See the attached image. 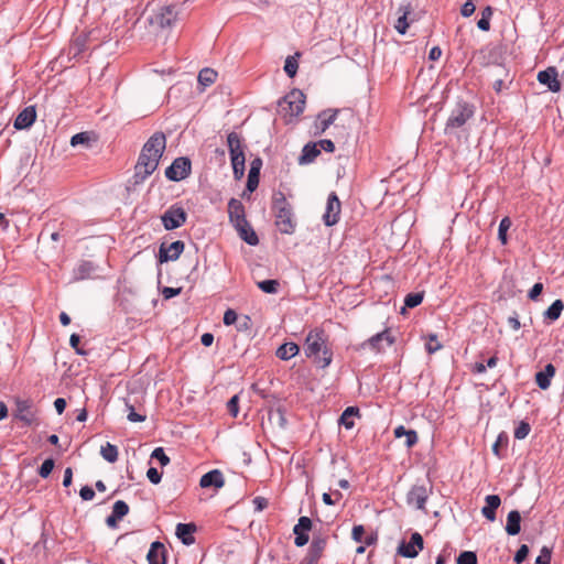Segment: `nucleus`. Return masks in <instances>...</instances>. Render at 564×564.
Segmentation results:
<instances>
[{"mask_svg": "<svg viewBox=\"0 0 564 564\" xmlns=\"http://www.w3.org/2000/svg\"><path fill=\"white\" fill-rule=\"evenodd\" d=\"M304 351L307 358H312L322 368L328 367L333 360L329 336L319 327H315L307 333Z\"/></svg>", "mask_w": 564, "mask_h": 564, "instance_id": "obj_1", "label": "nucleus"}, {"mask_svg": "<svg viewBox=\"0 0 564 564\" xmlns=\"http://www.w3.org/2000/svg\"><path fill=\"white\" fill-rule=\"evenodd\" d=\"M227 147L230 155L234 176L235 178L240 180L245 174L246 162V145L243 144V139L237 132L231 131L227 134Z\"/></svg>", "mask_w": 564, "mask_h": 564, "instance_id": "obj_2", "label": "nucleus"}, {"mask_svg": "<svg viewBox=\"0 0 564 564\" xmlns=\"http://www.w3.org/2000/svg\"><path fill=\"white\" fill-rule=\"evenodd\" d=\"M475 105L464 99H458L452 109L445 123V132L449 133L462 128L475 115Z\"/></svg>", "mask_w": 564, "mask_h": 564, "instance_id": "obj_3", "label": "nucleus"}, {"mask_svg": "<svg viewBox=\"0 0 564 564\" xmlns=\"http://www.w3.org/2000/svg\"><path fill=\"white\" fill-rule=\"evenodd\" d=\"M180 14L177 4L162 6L149 18L151 25L159 29H171L175 25Z\"/></svg>", "mask_w": 564, "mask_h": 564, "instance_id": "obj_4", "label": "nucleus"}, {"mask_svg": "<svg viewBox=\"0 0 564 564\" xmlns=\"http://www.w3.org/2000/svg\"><path fill=\"white\" fill-rule=\"evenodd\" d=\"M279 107L285 115L297 117L304 111L305 95L299 89H293L279 101Z\"/></svg>", "mask_w": 564, "mask_h": 564, "instance_id": "obj_5", "label": "nucleus"}, {"mask_svg": "<svg viewBox=\"0 0 564 564\" xmlns=\"http://www.w3.org/2000/svg\"><path fill=\"white\" fill-rule=\"evenodd\" d=\"M229 218L243 241L250 246H257L259 243V238L250 223L246 219V214H229Z\"/></svg>", "mask_w": 564, "mask_h": 564, "instance_id": "obj_6", "label": "nucleus"}, {"mask_svg": "<svg viewBox=\"0 0 564 564\" xmlns=\"http://www.w3.org/2000/svg\"><path fill=\"white\" fill-rule=\"evenodd\" d=\"M166 148V137L163 132L158 131L154 132L148 141L144 143L142 148V152L148 154L151 159H153L158 164L160 159L162 158L164 150Z\"/></svg>", "mask_w": 564, "mask_h": 564, "instance_id": "obj_7", "label": "nucleus"}, {"mask_svg": "<svg viewBox=\"0 0 564 564\" xmlns=\"http://www.w3.org/2000/svg\"><path fill=\"white\" fill-rule=\"evenodd\" d=\"M158 165L153 159L141 151L134 166L133 184L143 183L158 169Z\"/></svg>", "mask_w": 564, "mask_h": 564, "instance_id": "obj_8", "label": "nucleus"}, {"mask_svg": "<svg viewBox=\"0 0 564 564\" xmlns=\"http://www.w3.org/2000/svg\"><path fill=\"white\" fill-rule=\"evenodd\" d=\"M192 169L191 160L186 156L176 158L172 164L165 170V177L173 182L186 178Z\"/></svg>", "mask_w": 564, "mask_h": 564, "instance_id": "obj_9", "label": "nucleus"}, {"mask_svg": "<svg viewBox=\"0 0 564 564\" xmlns=\"http://www.w3.org/2000/svg\"><path fill=\"white\" fill-rule=\"evenodd\" d=\"M424 541L419 532L412 533L410 541H402L398 546V554L403 557L413 558L423 550Z\"/></svg>", "mask_w": 564, "mask_h": 564, "instance_id": "obj_10", "label": "nucleus"}, {"mask_svg": "<svg viewBox=\"0 0 564 564\" xmlns=\"http://www.w3.org/2000/svg\"><path fill=\"white\" fill-rule=\"evenodd\" d=\"M313 522L308 517H300L297 523L293 528L295 534L294 544L299 547L307 544L310 540L308 532L312 530Z\"/></svg>", "mask_w": 564, "mask_h": 564, "instance_id": "obj_11", "label": "nucleus"}, {"mask_svg": "<svg viewBox=\"0 0 564 564\" xmlns=\"http://www.w3.org/2000/svg\"><path fill=\"white\" fill-rule=\"evenodd\" d=\"M430 489L424 485H414L408 494L406 500L410 506L423 510L429 498Z\"/></svg>", "mask_w": 564, "mask_h": 564, "instance_id": "obj_12", "label": "nucleus"}, {"mask_svg": "<svg viewBox=\"0 0 564 564\" xmlns=\"http://www.w3.org/2000/svg\"><path fill=\"white\" fill-rule=\"evenodd\" d=\"M326 547V539L314 538L307 554L302 560L301 564H316L322 557L323 552Z\"/></svg>", "mask_w": 564, "mask_h": 564, "instance_id": "obj_13", "label": "nucleus"}, {"mask_svg": "<svg viewBox=\"0 0 564 564\" xmlns=\"http://www.w3.org/2000/svg\"><path fill=\"white\" fill-rule=\"evenodd\" d=\"M538 80L552 93H558L561 90V83L557 79V70L555 67H547L544 70H540L538 73Z\"/></svg>", "mask_w": 564, "mask_h": 564, "instance_id": "obj_14", "label": "nucleus"}, {"mask_svg": "<svg viewBox=\"0 0 564 564\" xmlns=\"http://www.w3.org/2000/svg\"><path fill=\"white\" fill-rule=\"evenodd\" d=\"M184 250V242L181 240L172 242L167 248L161 245L159 250L160 262H167L177 260Z\"/></svg>", "mask_w": 564, "mask_h": 564, "instance_id": "obj_15", "label": "nucleus"}, {"mask_svg": "<svg viewBox=\"0 0 564 564\" xmlns=\"http://www.w3.org/2000/svg\"><path fill=\"white\" fill-rule=\"evenodd\" d=\"M15 404H17L15 417H18L20 421H22L26 425H32L36 420L35 413L32 410V402L29 400L18 399Z\"/></svg>", "mask_w": 564, "mask_h": 564, "instance_id": "obj_16", "label": "nucleus"}, {"mask_svg": "<svg viewBox=\"0 0 564 564\" xmlns=\"http://www.w3.org/2000/svg\"><path fill=\"white\" fill-rule=\"evenodd\" d=\"M36 119V110L34 106H28L19 112L14 120V128L17 130L29 129Z\"/></svg>", "mask_w": 564, "mask_h": 564, "instance_id": "obj_17", "label": "nucleus"}, {"mask_svg": "<svg viewBox=\"0 0 564 564\" xmlns=\"http://www.w3.org/2000/svg\"><path fill=\"white\" fill-rule=\"evenodd\" d=\"M399 18L394 24V29L398 33L404 35L406 33L410 23L413 22V19H410V14L412 13V7L410 3L402 4L398 9Z\"/></svg>", "mask_w": 564, "mask_h": 564, "instance_id": "obj_18", "label": "nucleus"}, {"mask_svg": "<svg viewBox=\"0 0 564 564\" xmlns=\"http://www.w3.org/2000/svg\"><path fill=\"white\" fill-rule=\"evenodd\" d=\"M338 115V110L327 109L318 113L317 121L315 122V134L325 132L330 124L334 123Z\"/></svg>", "mask_w": 564, "mask_h": 564, "instance_id": "obj_19", "label": "nucleus"}, {"mask_svg": "<svg viewBox=\"0 0 564 564\" xmlns=\"http://www.w3.org/2000/svg\"><path fill=\"white\" fill-rule=\"evenodd\" d=\"M166 549L163 543L155 541L151 544L147 555L149 564H165L166 563Z\"/></svg>", "mask_w": 564, "mask_h": 564, "instance_id": "obj_20", "label": "nucleus"}, {"mask_svg": "<svg viewBox=\"0 0 564 564\" xmlns=\"http://www.w3.org/2000/svg\"><path fill=\"white\" fill-rule=\"evenodd\" d=\"M225 485L224 475L219 469H213L206 474H204L199 480V486L202 488L215 487L221 488Z\"/></svg>", "mask_w": 564, "mask_h": 564, "instance_id": "obj_21", "label": "nucleus"}, {"mask_svg": "<svg viewBox=\"0 0 564 564\" xmlns=\"http://www.w3.org/2000/svg\"><path fill=\"white\" fill-rule=\"evenodd\" d=\"M382 341H384L388 346H391L394 343V337L391 335L389 329H384L383 332L373 335L364 345H368L372 350L379 352L382 349Z\"/></svg>", "mask_w": 564, "mask_h": 564, "instance_id": "obj_22", "label": "nucleus"}, {"mask_svg": "<svg viewBox=\"0 0 564 564\" xmlns=\"http://www.w3.org/2000/svg\"><path fill=\"white\" fill-rule=\"evenodd\" d=\"M486 505L481 508V514L489 521L496 520V510L501 505V499L498 495H488L485 498Z\"/></svg>", "mask_w": 564, "mask_h": 564, "instance_id": "obj_23", "label": "nucleus"}, {"mask_svg": "<svg viewBox=\"0 0 564 564\" xmlns=\"http://www.w3.org/2000/svg\"><path fill=\"white\" fill-rule=\"evenodd\" d=\"M262 166L261 159L257 158L251 162L247 180V189L253 192L259 185L260 169Z\"/></svg>", "mask_w": 564, "mask_h": 564, "instance_id": "obj_24", "label": "nucleus"}, {"mask_svg": "<svg viewBox=\"0 0 564 564\" xmlns=\"http://www.w3.org/2000/svg\"><path fill=\"white\" fill-rule=\"evenodd\" d=\"M555 375V367L552 364H547L543 371L535 373V383L542 390H546L551 386V379Z\"/></svg>", "mask_w": 564, "mask_h": 564, "instance_id": "obj_25", "label": "nucleus"}, {"mask_svg": "<svg viewBox=\"0 0 564 564\" xmlns=\"http://www.w3.org/2000/svg\"><path fill=\"white\" fill-rule=\"evenodd\" d=\"M196 531L194 523H178L176 525V535L185 545H191L195 542L193 533Z\"/></svg>", "mask_w": 564, "mask_h": 564, "instance_id": "obj_26", "label": "nucleus"}, {"mask_svg": "<svg viewBox=\"0 0 564 564\" xmlns=\"http://www.w3.org/2000/svg\"><path fill=\"white\" fill-rule=\"evenodd\" d=\"M321 154V149L317 148V143H306L302 149V154L299 158L301 165L312 163Z\"/></svg>", "mask_w": 564, "mask_h": 564, "instance_id": "obj_27", "label": "nucleus"}, {"mask_svg": "<svg viewBox=\"0 0 564 564\" xmlns=\"http://www.w3.org/2000/svg\"><path fill=\"white\" fill-rule=\"evenodd\" d=\"M275 226L282 234H293L295 221L292 218V214H276Z\"/></svg>", "mask_w": 564, "mask_h": 564, "instance_id": "obj_28", "label": "nucleus"}, {"mask_svg": "<svg viewBox=\"0 0 564 564\" xmlns=\"http://www.w3.org/2000/svg\"><path fill=\"white\" fill-rule=\"evenodd\" d=\"M162 224L166 230L181 227L186 221V214H163Z\"/></svg>", "mask_w": 564, "mask_h": 564, "instance_id": "obj_29", "label": "nucleus"}, {"mask_svg": "<svg viewBox=\"0 0 564 564\" xmlns=\"http://www.w3.org/2000/svg\"><path fill=\"white\" fill-rule=\"evenodd\" d=\"M521 514L518 510H512L507 516L506 532L509 535H517L521 531Z\"/></svg>", "mask_w": 564, "mask_h": 564, "instance_id": "obj_30", "label": "nucleus"}, {"mask_svg": "<svg viewBox=\"0 0 564 564\" xmlns=\"http://www.w3.org/2000/svg\"><path fill=\"white\" fill-rule=\"evenodd\" d=\"M365 528L361 524L354 525L351 531V538L359 543L371 545L376 542L377 538L373 534L365 535Z\"/></svg>", "mask_w": 564, "mask_h": 564, "instance_id": "obj_31", "label": "nucleus"}, {"mask_svg": "<svg viewBox=\"0 0 564 564\" xmlns=\"http://www.w3.org/2000/svg\"><path fill=\"white\" fill-rule=\"evenodd\" d=\"M299 351L300 347L295 343H285L278 348L276 356L282 360H289L296 356Z\"/></svg>", "mask_w": 564, "mask_h": 564, "instance_id": "obj_32", "label": "nucleus"}, {"mask_svg": "<svg viewBox=\"0 0 564 564\" xmlns=\"http://www.w3.org/2000/svg\"><path fill=\"white\" fill-rule=\"evenodd\" d=\"M291 205L288 203L282 192H275L272 196V212H290Z\"/></svg>", "mask_w": 564, "mask_h": 564, "instance_id": "obj_33", "label": "nucleus"}, {"mask_svg": "<svg viewBox=\"0 0 564 564\" xmlns=\"http://www.w3.org/2000/svg\"><path fill=\"white\" fill-rule=\"evenodd\" d=\"M358 414H359L358 408L349 406L340 415L339 423L343 424L346 429L350 430L355 425L354 416H356Z\"/></svg>", "mask_w": 564, "mask_h": 564, "instance_id": "obj_34", "label": "nucleus"}, {"mask_svg": "<svg viewBox=\"0 0 564 564\" xmlns=\"http://www.w3.org/2000/svg\"><path fill=\"white\" fill-rule=\"evenodd\" d=\"M100 455L108 463H116L118 460L119 453L116 445H112L111 443H106L100 448Z\"/></svg>", "mask_w": 564, "mask_h": 564, "instance_id": "obj_35", "label": "nucleus"}, {"mask_svg": "<svg viewBox=\"0 0 564 564\" xmlns=\"http://www.w3.org/2000/svg\"><path fill=\"white\" fill-rule=\"evenodd\" d=\"M217 78V72H215L214 69L212 68H203L199 73H198V83L204 86V87H207L209 85H212L213 83H215Z\"/></svg>", "mask_w": 564, "mask_h": 564, "instance_id": "obj_36", "label": "nucleus"}, {"mask_svg": "<svg viewBox=\"0 0 564 564\" xmlns=\"http://www.w3.org/2000/svg\"><path fill=\"white\" fill-rule=\"evenodd\" d=\"M564 308V304L561 300L554 301L551 306L545 311L544 316L550 321H556Z\"/></svg>", "mask_w": 564, "mask_h": 564, "instance_id": "obj_37", "label": "nucleus"}, {"mask_svg": "<svg viewBox=\"0 0 564 564\" xmlns=\"http://www.w3.org/2000/svg\"><path fill=\"white\" fill-rule=\"evenodd\" d=\"M90 141H91V133L90 132H79V133H76L74 134L72 138H70V145L72 147H77L79 144H83V145H86L88 147L90 144Z\"/></svg>", "mask_w": 564, "mask_h": 564, "instance_id": "obj_38", "label": "nucleus"}, {"mask_svg": "<svg viewBox=\"0 0 564 564\" xmlns=\"http://www.w3.org/2000/svg\"><path fill=\"white\" fill-rule=\"evenodd\" d=\"M511 225H512V221L509 217H505L500 221L498 237L502 245H506L508 241L507 231L511 227Z\"/></svg>", "mask_w": 564, "mask_h": 564, "instance_id": "obj_39", "label": "nucleus"}, {"mask_svg": "<svg viewBox=\"0 0 564 564\" xmlns=\"http://www.w3.org/2000/svg\"><path fill=\"white\" fill-rule=\"evenodd\" d=\"M258 288L264 293L274 294L278 292L279 282L276 280L260 281Z\"/></svg>", "mask_w": 564, "mask_h": 564, "instance_id": "obj_40", "label": "nucleus"}, {"mask_svg": "<svg viewBox=\"0 0 564 564\" xmlns=\"http://www.w3.org/2000/svg\"><path fill=\"white\" fill-rule=\"evenodd\" d=\"M340 200L335 192L328 195L325 212H340Z\"/></svg>", "mask_w": 564, "mask_h": 564, "instance_id": "obj_41", "label": "nucleus"}, {"mask_svg": "<svg viewBox=\"0 0 564 564\" xmlns=\"http://www.w3.org/2000/svg\"><path fill=\"white\" fill-rule=\"evenodd\" d=\"M129 512V506L122 501V500H118L115 502L113 507H112V514L117 518H119L120 520L127 516Z\"/></svg>", "mask_w": 564, "mask_h": 564, "instance_id": "obj_42", "label": "nucleus"}, {"mask_svg": "<svg viewBox=\"0 0 564 564\" xmlns=\"http://www.w3.org/2000/svg\"><path fill=\"white\" fill-rule=\"evenodd\" d=\"M297 68H299V64H297V61L295 59V57L289 56L285 59V64H284V72L286 73V75L289 77L293 78L297 73Z\"/></svg>", "mask_w": 564, "mask_h": 564, "instance_id": "obj_43", "label": "nucleus"}, {"mask_svg": "<svg viewBox=\"0 0 564 564\" xmlns=\"http://www.w3.org/2000/svg\"><path fill=\"white\" fill-rule=\"evenodd\" d=\"M423 301V293H409L404 299V305L413 308L420 305Z\"/></svg>", "mask_w": 564, "mask_h": 564, "instance_id": "obj_44", "label": "nucleus"}, {"mask_svg": "<svg viewBox=\"0 0 564 564\" xmlns=\"http://www.w3.org/2000/svg\"><path fill=\"white\" fill-rule=\"evenodd\" d=\"M457 564H477L476 553L471 551H464L457 557Z\"/></svg>", "mask_w": 564, "mask_h": 564, "instance_id": "obj_45", "label": "nucleus"}, {"mask_svg": "<svg viewBox=\"0 0 564 564\" xmlns=\"http://www.w3.org/2000/svg\"><path fill=\"white\" fill-rule=\"evenodd\" d=\"M530 431V424L522 421L514 430V437L518 440H523L529 435Z\"/></svg>", "mask_w": 564, "mask_h": 564, "instance_id": "obj_46", "label": "nucleus"}, {"mask_svg": "<svg viewBox=\"0 0 564 564\" xmlns=\"http://www.w3.org/2000/svg\"><path fill=\"white\" fill-rule=\"evenodd\" d=\"M151 457L158 459L162 466H166L170 463V457L165 454L162 447L154 448Z\"/></svg>", "mask_w": 564, "mask_h": 564, "instance_id": "obj_47", "label": "nucleus"}, {"mask_svg": "<svg viewBox=\"0 0 564 564\" xmlns=\"http://www.w3.org/2000/svg\"><path fill=\"white\" fill-rule=\"evenodd\" d=\"M54 468V460L48 458V459H45L43 462V464L41 465L40 469H39V475L42 477V478H46L50 476V474L52 473Z\"/></svg>", "mask_w": 564, "mask_h": 564, "instance_id": "obj_48", "label": "nucleus"}, {"mask_svg": "<svg viewBox=\"0 0 564 564\" xmlns=\"http://www.w3.org/2000/svg\"><path fill=\"white\" fill-rule=\"evenodd\" d=\"M425 348L429 354H434L442 348V345L438 343L436 335L432 334L429 336V341L426 343Z\"/></svg>", "mask_w": 564, "mask_h": 564, "instance_id": "obj_49", "label": "nucleus"}, {"mask_svg": "<svg viewBox=\"0 0 564 564\" xmlns=\"http://www.w3.org/2000/svg\"><path fill=\"white\" fill-rule=\"evenodd\" d=\"M270 420H275L280 427H285V425H286V419L281 409L270 411Z\"/></svg>", "mask_w": 564, "mask_h": 564, "instance_id": "obj_50", "label": "nucleus"}, {"mask_svg": "<svg viewBox=\"0 0 564 564\" xmlns=\"http://www.w3.org/2000/svg\"><path fill=\"white\" fill-rule=\"evenodd\" d=\"M126 406H127V410H128V415H127V417H128V420H129L130 422H134V423H137V422H143V421L145 420V415H141V414L137 413V412L134 411L133 405H131V404H129V403H126Z\"/></svg>", "mask_w": 564, "mask_h": 564, "instance_id": "obj_51", "label": "nucleus"}, {"mask_svg": "<svg viewBox=\"0 0 564 564\" xmlns=\"http://www.w3.org/2000/svg\"><path fill=\"white\" fill-rule=\"evenodd\" d=\"M551 561V550L546 546H543L540 555L536 557V564H550Z\"/></svg>", "mask_w": 564, "mask_h": 564, "instance_id": "obj_52", "label": "nucleus"}, {"mask_svg": "<svg viewBox=\"0 0 564 564\" xmlns=\"http://www.w3.org/2000/svg\"><path fill=\"white\" fill-rule=\"evenodd\" d=\"M238 403H239V397L238 395H234L227 403V409H228V412L234 416L236 417L239 413V406H238Z\"/></svg>", "mask_w": 564, "mask_h": 564, "instance_id": "obj_53", "label": "nucleus"}, {"mask_svg": "<svg viewBox=\"0 0 564 564\" xmlns=\"http://www.w3.org/2000/svg\"><path fill=\"white\" fill-rule=\"evenodd\" d=\"M238 321V314L235 310L228 308L224 314V324L230 326Z\"/></svg>", "mask_w": 564, "mask_h": 564, "instance_id": "obj_54", "label": "nucleus"}, {"mask_svg": "<svg viewBox=\"0 0 564 564\" xmlns=\"http://www.w3.org/2000/svg\"><path fill=\"white\" fill-rule=\"evenodd\" d=\"M528 554H529V547H528V545L522 544V545L518 549V551H517V553H516V555H514V562H516L517 564H521V563L527 558Z\"/></svg>", "mask_w": 564, "mask_h": 564, "instance_id": "obj_55", "label": "nucleus"}, {"mask_svg": "<svg viewBox=\"0 0 564 564\" xmlns=\"http://www.w3.org/2000/svg\"><path fill=\"white\" fill-rule=\"evenodd\" d=\"M147 477L152 484L158 485L161 481L162 475L156 468L150 467L147 471Z\"/></svg>", "mask_w": 564, "mask_h": 564, "instance_id": "obj_56", "label": "nucleus"}, {"mask_svg": "<svg viewBox=\"0 0 564 564\" xmlns=\"http://www.w3.org/2000/svg\"><path fill=\"white\" fill-rule=\"evenodd\" d=\"M316 143H317V148H319L321 150H324V151L329 152V153L335 151V144L329 139L319 140Z\"/></svg>", "mask_w": 564, "mask_h": 564, "instance_id": "obj_57", "label": "nucleus"}, {"mask_svg": "<svg viewBox=\"0 0 564 564\" xmlns=\"http://www.w3.org/2000/svg\"><path fill=\"white\" fill-rule=\"evenodd\" d=\"M79 343L80 337L77 334H72L69 338V344L72 348H74L78 355H85V351L79 347Z\"/></svg>", "mask_w": 564, "mask_h": 564, "instance_id": "obj_58", "label": "nucleus"}, {"mask_svg": "<svg viewBox=\"0 0 564 564\" xmlns=\"http://www.w3.org/2000/svg\"><path fill=\"white\" fill-rule=\"evenodd\" d=\"M417 434L415 431L410 430L409 433L405 435V446L408 448L413 447L417 443Z\"/></svg>", "mask_w": 564, "mask_h": 564, "instance_id": "obj_59", "label": "nucleus"}, {"mask_svg": "<svg viewBox=\"0 0 564 564\" xmlns=\"http://www.w3.org/2000/svg\"><path fill=\"white\" fill-rule=\"evenodd\" d=\"M237 322H238L237 329L239 332L248 330L250 328L251 319L249 316L245 315L240 319L238 318Z\"/></svg>", "mask_w": 564, "mask_h": 564, "instance_id": "obj_60", "label": "nucleus"}, {"mask_svg": "<svg viewBox=\"0 0 564 564\" xmlns=\"http://www.w3.org/2000/svg\"><path fill=\"white\" fill-rule=\"evenodd\" d=\"M79 495H80L83 500H91L95 497V491H94V489L91 487L84 486L80 489Z\"/></svg>", "mask_w": 564, "mask_h": 564, "instance_id": "obj_61", "label": "nucleus"}, {"mask_svg": "<svg viewBox=\"0 0 564 564\" xmlns=\"http://www.w3.org/2000/svg\"><path fill=\"white\" fill-rule=\"evenodd\" d=\"M542 291H543V284L535 283L529 292L530 300L535 301L539 297V295L542 293Z\"/></svg>", "mask_w": 564, "mask_h": 564, "instance_id": "obj_62", "label": "nucleus"}, {"mask_svg": "<svg viewBox=\"0 0 564 564\" xmlns=\"http://www.w3.org/2000/svg\"><path fill=\"white\" fill-rule=\"evenodd\" d=\"M242 203L239 199L230 198L228 202V212H243Z\"/></svg>", "mask_w": 564, "mask_h": 564, "instance_id": "obj_63", "label": "nucleus"}, {"mask_svg": "<svg viewBox=\"0 0 564 564\" xmlns=\"http://www.w3.org/2000/svg\"><path fill=\"white\" fill-rule=\"evenodd\" d=\"M323 219L326 226H333L338 223L339 214H324Z\"/></svg>", "mask_w": 564, "mask_h": 564, "instance_id": "obj_64", "label": "nucleus"}]
</instances>
